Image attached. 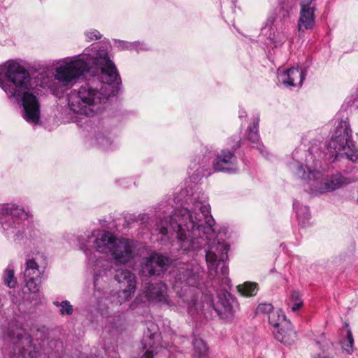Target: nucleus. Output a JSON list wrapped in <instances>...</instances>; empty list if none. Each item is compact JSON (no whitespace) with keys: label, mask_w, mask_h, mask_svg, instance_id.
<instances>
[{"label":"nucleus","mask_w":358,"mask_h":358,"mask_svg":"<svg viewBox=\"0 0 358 358\" xmlns=\"http://www.w3.org/2000/svg\"><path fill=\"white\" fill-rule=\"evenodd\" d=\"M188 193L187 189H181L173 199L174 202L185 199L180 208L171 210L172 201H162L155 209V220L146 213L138 214L134 220L145 224L148 229L159 231L162 239L168 238L169 233L175 232V246L182 255L194 257L203 250L211 285L203 290L204 269L199 264L183 265L174 275L173 288L180 299L178 303L194 316L201 310L198 299L202 293L207 303L220 316L231 317L238 302L229 292L231 280L226 261L229 245L216 238L215 220L206 194L202 191H196L191 195Z\"/></svg>","instance_id":"obj_1"},{"label":"nucleus","mask_w":358,"mask_h":358,"mask_svg":"<svg viewBox=\"0 0 358 358\" xmlns=\"http://www.w3.org/2000/svg\"><path fill=\"white\" fill-rule=\"evenodd\" d=\"M93 66L97 75L68 94L70 110L90 117L103 110L108 99L118 92L121 85L120 76L106 46L93 44L91 49H85L82 54L64 58L55 68V75L56 80L68 85L90 72Z\"/></svg>","instance_id":"obj_2"},{"label":"nucleus","mask_w":358,"mask_h":358,"mask_svg":"<svg viewBox=\"0 0 358 358\" xmlns=\"http://www.w3.org/2000/svg\"><path fill=\"white\" fill-rule=\"evenodd\" d=\"M80 249L85 253L93 275V301L106 293L114 268L130 262L135 256L137 242L117 238L110 231H92L77 238Z\"/></svg>","instance_id":"obj_3"},{"label":"nucleus","mask_w":358,"mask_h":358,"mask_svg":"<svg viewBox=\"0 0 358 358\" xmlns=\"http://www.w3.org/2000/svg\"><path fill=\"white\" fill-rule=\"evenodd\" d=\"M310 136L311 134H308L302 139L303 143L310 141L308 150H295L289 162V168L294 174L307 181V191L313 195L322 194L343 188L357 180L348 176V173L340 172L323 178V164L327 157L322 150L321 137L312 138Z\"/></svg>","instance_id":"obj_4"},{"label":"nucleus","mask_w":358,"mask_h":358,"mask_svg":"<svg viewBox=\"0 0 358 358\" xmlns=\"http://www.w3.org/2000/svg\"><path fill=\"white\" fill-rule=\"evenodd\" d=\"M136 290V276L130 270L122 268H114L110 275V282L103 297L97 301H92L94 292L88 299L85 312L86 319L92 324L103 325L106 319L105 328L119 330L121 318L119 316H109L108 303L120 306L129 301Z\"/></svg>","instance_id":"obj_5"},{"label":"nucleus","mask_w":358,"mask_h":358,"mask_svg":"<svg viewBox=\"0 0 358 358\" xmlns=\"http://www.w3.org/2000/svg\"><path fill=\"white\" fill-rule=\"evenodd\" d=\"M0 87L10 101L22 106L24 120L34 124L40 122L39 87L23 66L13 61L0 65Z\"/></svg>","instance_id":"obj_6"},{"label":"nucleus","mask_w":358,"mask_h":358,"mask_svg":"<svg viewBox=\"0 0 358 358\" xmlns=\"http://www.w3.org/2000/svg\"><path fill=\"white\" fill-rule=\"evenodd\" d=\"M3 358H46L45 339L38 343L16 320H8L0 327Z\"/></svg>","instance_id":"obj_7"},{"label":"nucleus","mask_w":358,"mask_h":358,"mask_svg":"<svg viewBox=\"0 0 358 358\" xmlns=\"http://www.w3.org/2000/svg\"><path fill=\"white\" fill-rule=\"evenodd\" d=\"M0 224L1 232L15 242L42 241V233L36 228L31 212L15 203H0Z\"/></svg>","instance_id":"obj_8"},{"label":"nucleus","mask_w":358,"mask_h":358,"mask_svg":"<svg viewBox=\"0 0 358 358\" xmlns=\"http://www.w3.org/2000/svg\"><path fill=\"white\" fill-rule=\"evenodd\" d=\"M327 150L324 152L327 160L334 162L346 159L351 162L358 161V148L352 140V130L347 120L336 122V128L331 139L324 145Z\"/></svg>","instance_id":"obj_9"},{"label":"nucleus","mask_w":358,"mask_h":358,"mask_svg":"<svg viewBox=\"0 0 358 358\" xmlns=\"http://www.w3.org/2000/svg\"><path fill=\"white\" fill-rule=\"evenodd\" d=\"M240 141L232 146V149L222 150L213 161L212 168L208 159L203 157L201 161L196 162V159L191 162L189 169L193 171L192 177L194 180H199L204 176H208L213 171L224 172L227 173H236L238 171V159L234 151L240 148Z\"/></svg>","instance_id":"obj_10"},{"label":"nucleus","mask_w":358,"mask_h":358,"mask_svg":"<svg viewBox=\"0 0 358 358\" xmlns=\"http://www.w3.org/2000/svg\"><path fill=\"white\" fill-rule=\"evenodd\" d=\"M296 1V0H278V15L269 16L261 30L262 36L268 41V44H273L277 47L286 41L287 36L285 22L289 17Z\"/></svg>","instance_id":"obj_11"},{"label":"nucleus","mask_w":358,"mask_h":358,"mask_svg":"<svg viewBox=\"0 0 358 358\" xmlns=\"http://www.w3.org/2000/svg\"><path fill=\"white\" fill-rule=\"evenodd\" d=\"M170 264V259L162 255L152 252L148 257L143 258L140 273L145 277L159 275Z\"/></svg>","instance_id":"obj_12"},{"label":"nucleus","mask_w":358,"mask_h":358,"mask_svg":"<svg viewBox=\"0 0 358 358\" xmlns=\"http://www.w3.org/2000/svg\"><path fill=\"white\" fill-rule=\"evenodd\" d=\"M277 76L278 83L285 87L301 86L306 76V69L298 67H292L286 70L278 69Z\"/></svg>","instance_id":"obj_13"},{"label":"nucleus","mask_w":358,"mask_h":358,"mask_svg":"<svg viewBox=\"0 0 358 358\" xmlns=\"http://www.w3.org/2000/svg\"><path fill=\"white\" fill-rule=\"evenodd\" d=\"M43 272L39 269L38 264L34 258L28 259L26 261L24 281L29 292L31 293L38 292Z\"/></svg>","instance_id":"obj_14"},{"label":"nucleus","mask_w":358,"mask_h":358,"mask_svg":"<svg viewBox=\"0 0 358 358\" xmlns=\"http://www.w3.org/2000/svg\"><path fill=\"white\" fill-rule=\"evenodd\" d=\"M159 338L157 326L153 322H148L147 331L144 333L142 341L145 350L142 358H153L154 355L157 353Z\"/></svg>","instance_id":"obj_15"},{"label":"nucleus","mask_w":358,"mask_h":358,"mask_svg":"<svg viewBox=\"0 0 358 358\" xmlns=\"http://www.w3.org/2000/svg\"><path fill=\"white\" fill-rule=\"evenodd\" d=\"M143 292L148 301L169 304L168 301L167 287L166 284L159 282L145 284Z\"/></svg>","instance_id":"obj_16"},{"label":"nucleus","mask_w":358,"mask_h":358,"mask_svg":"<svg viewBox=\"0 0 358 358\" xmlns=\"http://www.w3.org/2000/svg\"><path fill=\"white\" fill-rule=\"evenodd\" d=\"M259 123V118H255L252 125L248 128V138L252 143V147L257 148L264 157H267L268 152L264 150V146L259 141V136L258 134Z\"/></svg>","instance_id":"obj_17"},{"label":"nucleus","mask_w":358,"mask_h":358,"mask_svg":"<svg viewBox=\"0 0 358 358\" xmlns=\"http://www.w3.org/2000/svg\"><path fill=\"white\" fill-rule=\"evenodd\" d=\"M273 334L276 340L286 345H291L294 343L296 338V334L292 329L291 324L288 322V325L282 327L273 331Z\"/></svg>","instance_id":"obj_18"},{"label":"nucleus","mask_w":358,"mask_h":358,"mask_svg":"<svg viewBox=\"0 0 358 358\" xmlns=\"http://www.w3.org/2000/svg\"><path fill=\"white\" fill-rule=\"evenodd\" d=\"M315 9L300 10L297 23L299 31L311 29L314 27L315 22Z\"/></svg>","instance_id":"obj_19"},{"label":"nucleus","mask_w":358,"mask_h":358,"mask_svg":"<svg viewBox=\"0 0 358 358\" xmlns=\"http://www.w3.org/2000/svg\"><path fill=\"white\" fill-rule=\"evenodd\" d=\"M293 207L295 210L299 223L303 227L307 226L310 219V213L308 207L301 205L299 201H294Z\"/></svg>","instance_id":"obj_20"},{"label":"nucleus","mask_w":358,"mask_h":358,"mask_svg":"<svg viewBox=\"0 0 358 358\" xmlns=\"http://www.w3.org/2000/svg\"><path fill=\"white\" fill-rule=\"evenodd\" d=\"M192 358H209L208 348L203 340L195 337L192 341Z\"/></svg>","instance_id":"obj_21"},{"label":"nucleus","mask_w":358,"mask_h":358,"mask_svg":"<svg viewBox=\"0 0 358 358\" xmlns=\"http://www.w3.org/2000/svg\"><path fill=\"white\" fill-rule=\"evenodd\" d=\"M117 48L121 50H136L139 52L141 50H148V46L144 43L139 41L128 42L125 41L115 40Z\"/></svg>","instance_id":"obj_22"},{"label":"nucleus","mask_w":358,"mask_h":358,"mask_svg":"<svg viewBox=\"0 0 358 358\" xmlns=\"http://www.w3.org/2000/svg\"><path fill=\"white\" fill-rule=\"evenodd\" d=\"M268 319L270 324L273 326L277 329L282 327L288 325L289 321H287L285 315L281 310H278L270 313L268 316Z\"/></svg>","instance_id":"obj_23"},{"label":"nucleus","mask_w":358,"mask_h":358,"mask_svg":"<svg viewBox=\"0 0 358 358\" xmlns=\"http://www.w3.org/2000/svg\"><path fill=\"white\" fill-rule=\"evenodd\" d=\"M344 333H345V338L341 342L342 348L348 354H352L353 352L354 339L349 325L346 323L342 329V334Z\"/></svg>","instance_id":"obj_24"},{"label":"nucleus","mask_w":358,"mask_h":358,"mask_svg":"<svg viewBox=\"0 0 358 358\" xmlns=\"http://www.w3.org/2000/svg\"><path fill=\"white\" fill-rule=\"evenodd\" d=\"M238 292L245 296H255L258 291V284L254 282H245L237 286Z\"/></svg>","instance_id":"obj_25"},{"label":"nucleus","mask_w":358,"mask_h":358,"mask_svg":"<svg viewBox=\"0 0 358 358\" xmlns=\"http://www.w3.org/2000/svg\"><path fill=\"white\" fill-rule=\"evenodd\" d=\"M303 304L301 295L299 292L293 290L287 301V306L293 312H296L303 306Z\"/></svg>","instance_id":"obj_26"},{"label":"nucleus","mask_w":358,"mask_h":358,"mask_svg":"<svg viewBox=\"0 0 358 358\" xmlns=\"http://www.w3.org/2000/svg\"><path fill=\"white\" fill-rule=\"evenodd\" d=\"M52 303L55 306L59 308V312L61 315L70 316L73 315V307L69 301H54Z\"/></svg>","instance_id":"obj_27"},{"label":"nucleus","mask_w":358,"mask_h":358,"mask_svg":"<svg viewBox=\"0 0 358 358\" xmlns=\"http://www.w3.org/2000/svg\"><path fill=\"white\" fill-rule=\"evenodd\" d=\"M3 282L8 287H15L17 284V279L15 277L14 270L8 266L3 273Z\"/></svg>","instance_id":"obj_28"},{"label":"nucleus","mask_w":358,"mask_h":358,"mask_svg":"<svg viewBox=\"0 0 358 358\" xmlns=\"http://www.w3.org/2000/svg\"><path fill=\"white\" fill-rule=\"evenodd\" d=\"M87 41L98 40L101 38V34L96 29H90L85 32Z\"/></svg>","instance_id":"obj_29"},{"label":"nucleus","mask_w":358,"mask_h":358,"mask_svg":"<svg viewBox=\"0 0 358 358\" xmlns=\"http://www.w3.org/2000/svg\"><path fill=\"white\" fill-rule=\"evenodd\" d=\"M96 141L103 148V149H109L110 146L112 144V141L110 139L106 136L103 135L99 136L96 138Z\"/></svg>","instance_id":"obj_30"},{"label":"nucleus","mask_w":358,"mask_h":358,"mask_svg":"<svg viewBox=\"0 0 358 358\" xmlns=\"http://www.w3.org/2000/svg\"><path fill=\"white\" fill-rule=\"evenodd\" d=\"M273 307L271 303H261L257 306V310L258 313H266L269 315L270 313L274 312Z\"/></svg>","instance_id":"obj_31"},{"label":"nucleus","mask_w":358,"mask_h":358,"mask_svg":"<svg viewBox=\"0 0 358 358\" xmlns=\"http://www.w3.org/2000/svg\"><path fill=\"white\" fill-rule=\"evenodd\" d=\"M313 1V0H299L300 10L315 9V7L312 6Z\"/></svg>","instance_id":"obj_32"},{"label":"nucleus","mask_w":358,"mask_h":358,"mask_svg":"<svg viewBox=\"0 0 358 358\" xmlns=\"http://www.w3.org/2000/svg\"><path fill=\"white\" fill-rule=\"evenodd\" d=\"M126 180L124 179H120L119 180H117V182H120V185L123 186V187H128L129 186V182L128 181H125Z\"/></svg>","instance_id":"obj_33"},{"label":"nucleus","mask_w":358,"mask_h":358,"mask_svg":"<svg viewBox=\"0 0 358 358\" xmlns=\"http://www.w3.org/2000/svg\"><path fill=\"white\" fill-rule=\"evenodd\" d=\"M315 358H333V357L329 355H327V354H319L317 355Z\"/></svg>","instance_id":"obj_34"},{"label":"nucleus","mask_w":358,"mask_h":358,"mask_svg":"<svg viewBox=\"0 0 358 358\" xmlns=\"http://www.w3.org/2000/svg\"><path fill=\"white\" fill-rule=\"evenodd\" d=\"M22 304H21V303L19 305V310H20V311L21 313H24V312H25V310H24V309H23V308L22 307Z\"/></svg>","instance_id":"obj_35"},{"label":"nucleus","mask_w":358,"mask_h":358,"mask_svg":"<svg viewBox=\"0 0 358 358\" xmlns=\"http://www.w3.org/2000/svg\"><path fill=\"white\" fill-rule=\"evenodd\" d=\"M113 358H119V357H117L115 355V357H113Z\"/></svg>","instance_id":"obj_36"},{"label":"nucleus","mask_w":358,"mask_h":358,"mask_svg":"<svg viewBox=\"0 0 358 358\" xmlns=\"http://www.w3.org/2000/svg\"><path fill=\"white\" fill-rule=\"evenodd\" d=\"M357 201H358V197H357Z\"/></svg>","instance_id":"obj_37"}]
</instances>
